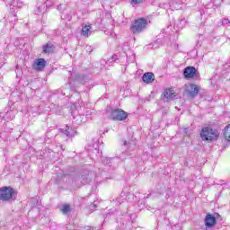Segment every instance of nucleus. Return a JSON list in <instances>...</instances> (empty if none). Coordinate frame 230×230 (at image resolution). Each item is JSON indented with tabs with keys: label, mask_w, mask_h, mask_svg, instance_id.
<instances>
[{
	"label": "nucleus",
	"mask_w": 230,
	"mask_h": 230,
	"mask_svg": "<svg viewBox=\"0 0 230 230\" xmlns=\"http://www.w3.org/2000/svg\"><path fill=\"white\" fill-rule=\"evenodd\" d=\"M148 24V21L145 18H138L135 20L133 24L130 26V31L133 35H139V33H143L144 30H146V25Z\"/></svg>",
	"instance_id": "f257e3e1"
},
{
	"label": "nucleus",
	"mask_w": 230,
	"mask_h": 230,
	"mask_svg": "<svg viewBox=\"0 0 230 230\" xmlns=\"http://www.w3.org/2000/svg\"><path fill=\"white\" fill-rule=\"evenodd\" d=\"M218 130L213 129L209 127L203 128L200 132L202 141H215V139H218Z\"/></svg>",
	"instance_id": "f03ea898"
},
{
	"label": "nucleus",
	"mask_w": 230,
	"mask_h": 230,
	"mask_svg": "<svg viewBox=\"0 0 230 230\" xmlns=\"http://www.w3.org/2000/svg\"><path fill=\"white\" fill-rule=\"evenodd\" d=\"M13 189L12 187H2L0 188V200L4 202H8L13 199Z\"/></svg>",
	"instance_id": "7ed1b4c3"
},
{
	"label": "nucleus",
	"mask_w": 230,
	"mask_h": 230,
	"mask_svg": "<svg viewBox=\"0 0 230 230\" xmlns=\"http://www.w3.org/2000/svg\"><path fill=\"white\" fill-rule=\"evenodd\" d=\"M111 118L114 121H125L128 118V115L121 109H114L111 112Z\"/></svg>",
	"instance_id": "20e7f679"
},
{
	"label": "nucleus",
	"mask_w": 230,
	"mask_h": 230,
	"mask_svg": "<svg viewBox=\"0 0 230 230\" xmlns=\"http://www.w3.org/2000/svg\"><path fill=\"white\" fill-rule=\"evenodd\" d=\"M220 218V214L215 213L213 214H207L205 217V226L206 227H208V229H211V227H215L217 226V219Z\"/></svg>",
	"instance_id": "39448f33"
},
{
	"label": "nucleus",
	"mask_w": 230,
	"mask_h": 230,
	"mask_svg": "<svg viewBox=\"0 0 230 230\" xmlns=\"http://www.w3.org/2000/svg\"><path fill=\"white\" fill-rule=\"evenodd\" d=\"M185 93L187 96H190V98H195V96L199 94V86H197L196 84L185 85Z\"/></svg>",
	"instance_id": "423d86ee"
},
{
	"label": "nucleus",
	"mask_w": 230,
	"mask_h": 230,
	"mask_svg": "<svg viewBox=\"0 0 230 230\" xmlns=\"http://www.w3.org/2000/svg\"><path fill=\"white\" fill-rule=\"evenodd\" d=\"M33 69L36 71H42L44 67H46V59L44 58H38L32 64Z\"/></svg>",
	"instance_id": "0eeeda50"
},
{
	"label": "nucleus",
	"mask_w": 230,
	"mask_h": 230,
	"mask_svg": "<svg viewBox=\"0 0 230 230\" xmlns=\"http://www.w3.org/2000/svg\"><path fill=\"white\" fill-rule=\"evenodd\" d=\"M196 74L197 68H195V66H187L183 70V75L185 76V78H193V76H195Z\"/></svg>",
	"instance_id": "6e6552de"
},
{
	"label": "nucleus",
	"mask_w": 230,
	"mask_h": 230,
	"mask_svg": "<svg viewBox=\"0 0 230 230\" xmlns=\"http://www.w3.org/2000/svg\"><path fill=\"white\" fill-rule=\"evenodd\" d=\"M164 98L167 100V102H172L173 98H175V90L173 88H167L164 92Z\"/></svg>",
	"instance_id": "1a4fd4ad"
},
{
	"label": "nucleus",
	"mask_w": 230,
	"mask_h": 230,
	"mask_svg": "<svg viewBox=\"0 0 230 230\" xmlns=\"http://www.w3.org/2000/svg\"><path fill=\"white\" fill-rule=\"evenodd\" d=\"M61 132L66 136V137H73L76 134V129L75 128L69 127V125H66L65 128L61 129Z\"/></svg>",
	"instance_id": "9d476101"
},
{
	"label": "nucleus",
	"mask_w": 230,
	"mask_h": 230,
	"mask_svg": "<svg viewBox=\"0 0 230 230\" xmlns=\"http://www.w3.org/2000/svg\"><path fill=\"white\" fill-rule=\"evenodd\" d=\"M142 80H143V82H145V84H152V82H154V80H155L154 73L147 72V73L144 74L142 76Z\"/></svg>",
	"instance_id": "9b49d317"
},
{
	"label": "nucleus",
	"mask_w": 230,
	"mask_h": 230,
	"mask_svg": "<svg viewBox=\"0 0 230 230\" xmlns=\"http://www.w3.org/2000/svg\"><path fill=\"white\" fill-rule=\"evenodd\" d=\"M53 51H55V45L51 42L43 45V53L49 55V53H53Z\"/></svg>",
	"instance_id": "f8f14e48"
},
{
	"label": "nucleus",
	"mask_w": 230,
	"mask_h": 230,
	"mask_svg": "<svg viewBox=\"0 0 230 230\" xmlns=\"http://www.w3.org/2000/svg\"><path fill=\"white\" fill-rule=\"evenodd\" d=\"M91 25H84L82 28V34L84 37H89L91 35Z\"/></svg>",
	"instance_id": "ddd939ff"
},
{
	"label": "nucleus",
	"mask_w": 230,
	"mask_h": 230,
	"mask_svg": "<svg viewBox=\"0 0 230 230\" xmlns=\"http://www.w3.org/2000/svg\"><path fill=\"white\" fill-rule=\"evenodd\" d=\"M74 123H75V125H82V123H85V120L82 115H77L74 117Z\"/></svg>",
	"instance_id": "4468645a"
},
{
	"label": "nucleus",
	"mask_w": 230,
	"mask_h": 230,
	"mask_svg": "<svg viewBox=\"0 0 230 230\" xmlns=\"http://www.w3.org/2000/svg\"><path fill=\"white\" fill-rule=\"evenodd\" d=\"M224 136H225V139L230 142V124L225 128Z\"/></svg>",
	"instance_id": "2eb2a0df"
},
{
	"label": "nucleus",
	"mask_w": 230,
	"mask_h": 230,
	"mask_svg": "<svg viewBox=\"0 0 230 230\" xmlns=\"http://www.w3.org/2000/svg\"><path fill=\"white\" fill-rule=\"evenodd\" d=\"M61 211H62L63 215H67V213L71 212V206H69V205H63L61 207Z\"/></svg>",
	"instance_id": "dca6fc26"
},
{
	"label": "nucleus",
	"mask_w": 230,
	"mask_h": 230,
	"mask_svg": "<svg viewBox=\"0 0 230 230\" xmlns=\"http://www.w3.org/2000/svg\"><path fill=\"white\" fill-rule=\"evenodd\" d=\"M102 161L104 164H108V166H111V164L112 163V161H114V158L102 157Z\"/></svg>",
	"instance_id": "f3484780"
},
{
	"label": "nucleus",
	"mask_w": 230,
	"mask_h": 230,
	"mask_svg": "<svg viewBox=\"0 0 230 230\" xmlns=\"http://www.w3.org/2000/svg\"><path fill=\"white\" fill-rule=\"evenodd\" d=\"M80 180H81L82 184H87V183L91 182V181H89V177L87 175L81 176Z\"/></svg>",
	"instance_id": "a211bd4d"
},
{
	"label": "nucleus",
	"mask_w": 230,
	"mask_h": 230,
	"mask_svg": "<svg viewBox=\"0 0 230 230\" xmlns=\"http://www.w3.org/2000/svg\"><path fill=\"white\" fill-rule=\"evenodd\" d=\"M131 3H133V4H141V3H143V0H131Z\"/></svg>",
	"instance_id": "6ab92c4d"
},
{
	"label": "nucleus",
	"mask_w": 230,
	"mask_h": 230,
	"mask_svg": "<svg viewBox=\"0 0 230 230\" xmlns=\"http://www.w3.org/2000/svg\"><path fill=\"white\" fill-rule=\"evenodd\" d=\"M229 19H224L222 24H229Z\"/></svg>",
	"instance_id": "aec40b11"
},
{
	"label": "nucleus",
	"mask_w": 230,
	"mask_h": 230,
	"mask_svg": "<svg viewBox=\"0 0 230 230\" xmlns=\"http://www.w3.org/2000/svg\"><path fill=\"white\" fill-rule=\"evenodd\" d=\"M71 14H67L66 16H64V19H67V21H71Z\"/></svg>",
	"instance_id": "412c9836"
},
{
	"label": "nucleus",
	"mask_w": 230,
	"mask_h": 230,
	"mask_svg": "<svg viewBox=\"0 0 230 230\" xmlns=\"http://www.w3.org/2000/svg\"><path fill=\"white\" fill-rule=\"evenodd\" d=\"M111 59H112V60H115V61L118 60V55H116V54L113 55V56L111 57Z\"/></svg>",
	"instance_id": "4be33fe9"
},
{
	"label": "nucleus",
	"mask_w": 230,
	"mask_h": 230,
	"mask_svg": "<svg viewBox=\"0 0 230 230\" xmlns=\"http://www.w3.org/2000/svg\"><path fill=\"white\" fill-rule=\"evenodd\" d=\"M127 145H130V141H127V140H125L124 142H123V146H127Z\"/></svg>",
	"instance_id": "5701e85b"
},
{
	"label": "nucleus",
	"mask_w": 230,
	"mask_h": 230,
	"mask_svg": "<svg viewBox=\"0 0 230 230\" xmlns=\"http://www.w3.org/2000/svg\"><path fill=\"white\" fill-rule=\"evenodd\" d=\"M58 10H59V11L62 10V4L58 5Z\"/></svg>",
	"instance_id": "b1692460"
},
{
	"label": "nucleus",
	"mask_w": 230,
	"mask_h": 230,
	"mask_svg": "<svg viewBox=\"0 0 230 230\" xmlns=\"http://www.w3.org/2000/svg\"><path fill=\"white\" fill-rule=\"evenodd\" d=\"M86 229H87V230H91V229H93V227H91V226H86Z\"/></svg>",
	"instance_id": "393cba45"
}]
</instances>
